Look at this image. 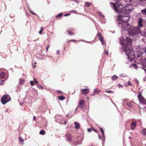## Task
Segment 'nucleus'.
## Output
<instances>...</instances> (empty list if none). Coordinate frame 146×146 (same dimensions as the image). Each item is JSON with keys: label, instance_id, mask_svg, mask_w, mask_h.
Listing matches in <instances>:
<instances>
[{"label": "nucleus", "instance_id": "1", "mask_svg": "<svg viewBox=\"0 0 146 146\" xmlns=\"http://www.w3.org/2000/svg\"><path fill=\"white\" fill-rule=\"evenodd\" d=\"M126 40L127 43L126 44V48L125 49V51L127 54L129 60L131 62L135 57V52L130 45L132 43V39L129 37H127Z\"/></svg>", "mask_w": 146, "mask_h": 146}, {"label": "nucleus", "instance_id": "2", "mask_svg": "<svg viewBox=\"0 0 146 146\" xmlns=\"http://www.w3.org/2000/svg\"><path fill=\"white\" fill-rule=\"evenodd\" d=\"M110 3L113 9L117 13L120 14L125 12L124 6L119 2H116L115 4L113 3Z\"/></svg>", "mask_w": 146, "mask_h": 146}, {"label": "nucleus", "instance_id": "3", "mask_svg": "<svg viewBox=\"0 0 146 146\" xmlns=\"http://www.w3.org/2000/svg\"><path fill=\"white\" fill-rule=\"evenodd\" d=\"M128 33L129 36H133L141 34V31L139 29L134 27L128 31Z\"/></svg>", "mask_w": 146, "mask_h": 146}, {"label": "nucleus", "instance_id": "4", "mask_svg": "<svg viewBox=\"0 0 146 146\" xmlns=\"http://www.w3.org/2000/svg\"><path fill=\"white\" fill-rule=\"evenodd\" d=\"M121 14V15L119 16V18L121 19L122 22L128 23L130 17L129 13L123 12Z\"/></svg>", "mask_w": 146, "mask_h": 146}, {"label": "nucleus", "instance_id": "5", "mask_svg": "<svg viewBox=\"0 0 146 146\" xmlns=\"http://www.w3.org/2000/svg\"><path fill=\"white\" fill-rule=\"evenodd\" d=\"M66 138L67 140L70 142H75V143L76 144H80L82 140L80 139V138H78L76 141L73 140L71 134H68L66 135Z\"/></svg>", "mask_w": 146, "mask_h": 146}, {"label": "nucleus", "instance_id": "6", "mask_svg": "<svg viewBox=\"0 0 146 146\" xmlns=\"http://www.w3.org/2000/svg\"><path fill=\"white\" fill-rule=\"evenodd\" d=\"M133 8V6L132 4H129L126 5L124 7V12L127 13H129L131 12Z\"/></svg>", "mask_w": 146, "mask_h": 146}, {"label": "nucleus", "instance_id": "7", "mask_svg": "<svg viewBox=\"0 0 146 146\" xmlns=\"http://www.w3.org/2000/svg\"><path fill=\"white\" fill-rule=\"evenodd\" d=\"M11 100L9 95L6 94L3 96L1 100V101L3 104H5L6 103L10 101Z\"/></svg>", "mask_w": 146, "mask_h": 146}, {"label": "nucleus", "instance_id": "8", "mask_svg": "<svg viewBox=\"0 0 146 146\" xmlns=\"http://www.w3.org/2000/svg\"><path fill=\"white\" fill-rule=\"evenodd\" d=\"M119 26L120 27H122L123 29L125 30H127L129 28V25L127 23L122 22V23H119Z\"/></svg>", "mask_w": 146, "mask_h": 146}, {"label": "nucleus", "instance_id": "9", "mask_svg": "<svg viewBox=\"0 0 146 146\" xmlns=\"http://www.w3.org/2000/svg\"><path fill=\"white\" fill-rule=\"evenodd\" d=\"M138 97L140 102L143 104H146V100L142 95L141 92L138 93Z\"/></svg>", "mask_w": 146, "mask_h": 146}, {"label": "nucleus", "instance_id": "10", "mask_svg": "<svg viewBox=\"0 0 146 146\" xmlns=\"http://www.w3.org/2000/svg\"><path fill=\"white\" fill-rule=\"evenodd\" d=\"M89 90L88 89H83L81 90V92L82 94L85 95L89 92Z\"/></svg>", "mask_w": 146, "mask_h": 146}, {"label": "nucleus", "instance_id": "11", "mask_svg": "<svg viewBox=\"0 0 146 146\" xmlns=\"http://www.w3.org/2000/svg\"><path fill=\"white\" fill-rule=\"evenodd\" d=\"M137 125V124L135 122H133L131 124V127L132 129H134Z\"/></svg>", "mask_w": 146, "mask_h": 146}, {"label": "nucleus", "instance_id": "12", "mask_svg": "<svg viewBox=\"0 0 146 146\" xmlns=\"http://www.w3.org/2000/svg\"><path fill=\"white\" fill-rule=\"evenodd\" d=\"M143 19H139V20L138 21V26L139 27H141L143 26V25L142 24V22L143 21Z\"/></svg>", "mask_w": 146, "mask_h": 146}, {"label": "nucleus", "instance_id": "13", "mask_svg": "<svg viewBox=\"0 0 146 146\" xmlns=\"http://www.w3.org/2000/svg\"><path fill=\"white\" fill-rule=\"evenodd\" d=\"M75 125V127L76 129H79L80 128V123L78 122H75L74 123Z\"/></svg>", "mask_w": 146, "mask_h": 146}, {"label": "nucleus", "instance_id": "14", "mask_svg": "<svg viewBox=\"0 0 146 146\" xmlns=\"http://www.w3.org/2000/svg\"><path fill=\"white\" fill-rule=\"evenodd\" d=\"M98 15L100 17L101 19H103V21H102V22L103 23H104L105 22V21H104V16L103 15H102L100 13V12H98Z\"/></svg>", "mask_w": 146, "mask_h": 146}, {"label": "nucleus", "instance_id": "15", "mask_svg": "<svg viewBox=\"0 0 146 146\" xmlns=\"http://www.w3.org/2000/svg\"><path fill=\"white\" fill-rule=\"evenodd\" d=\"M98 15L100 17L101 19H103V21H102V22L103 23H104L105 22V21H104V16L103 15H102L100 13V12H98Z\"/></svg>", "mask_w": 146, "mask_h": 146}, {"label": "nucleus", "instance_id": "16", "mask_svg": "<svg viewBox=\"0 0 146 146\" xmlns=\"http://www.w3.org/2000/svg\"><path fill=\"white\" fill-rule=\"evenodd\" d=\"M97 35L98 36V38L101 41H103V39L102 36L99 33H98Z\"/></svg>", "mask_w": 146, "mask_h": 146}, {"label": "nucleus", "instance_id": "17", "mask_svg": "<svg viewBox=\"0 0 146 146\" xmlns=\"http://www.w3.org/2000/svg\"><path fill=\"white\" fill-rule=\"evenodd\" d=\"M5 74L4 72H2L0 74V78L1 79L4 78L5 76Z\"/></svg>", "mask_w": 146, "mask_h": 146}, {"label": "nucleus", "instance_id": "18", "mask_svg": "<svg viewBox=\"0 0 146 146\" xmlns=\"http://www.w3.org/2000/svg\"><path fill=\"white\" fill-rule=\"evenodd\" d=\"M101 90L98 89L97 88H95L94 90V92L96 94L99 93L100 92Z\"/></svg>", "mask_w": 146, "mask_h": 146}, {"label": "nucleus", "instance_id": "19", "mask_svg": "<svg viewBox=\"0 0 146 146\" xmlns=\"http://www.w3.org/2000/svg\"><path fill=\"white\" fill-rule=\"evenodd\" d=\"M19 141L21 142L22 144H24V140L21 137H19Z\"/></svg>", "mask_w": 146, "mask_h": 146}, {"label": "nucleus", "instance_id": "20", "mask_svg": "<svg viewBox=\"0 0 146 146\" xmlns=\"http://www.w3.org/2000/svg\"><path fill=\"white\" fill-rule=\"evenodd\" d=\"M19 84H23L25 82V79H19Z\"/></svg>", "mask_w": 146, "mask_h": 146}, {"label": "nucleus", "instance_id": "21", "mask_svg": "<svg viewBox=\"0 0 146 146\" xmlns=\"http://www.w3.org/2000/svg\"><path fill=\"white\" fill-rule=\"evenodd\" d=\"M141 132L143 135L146 136V129H143L142 131Z\"/></svg>", "mask_w": 146, "mask_h": 146}, {"label": "nucleus", "instance_id": "22", "mask_svg": "<svg viewBox=\"0 0 146 146\" xmlns=\"http://www.w3.org/2000/svg\"><path fill=\"white\" fill-rule=\"evenodd\" d=\"M118 78V77L115 75H114L112 77H111V79L113 80H116Z\"/></svg>", "mask_w": 146, "mask_h": 146}, {"label": "nucleus", "instance_id": "23", "mask_svg": "<svg viewBox=\"0 0 146 146\" xmlns=\"http://www.w3.org/2000/svg\"><path fill=\"white\" fill-rule=\"evenodd\" d=\"M58 99L61 100H63L65 99V98L62 96H61L59 97Z\"/></svg>", "mask_w": 146, "mask_h": 146}, {"label": "nucleus", "instance_id": "24", "mask_svg": "<svg viewBox=\"0 0 146 146\" xmlns=\"http://www.w3.org/2000/svg\"><path fill=\"white\" fill-rule=\"evenodd\" d=\"M45 133V132L44 130H41L40 132V134L41 135H44Z\"/></svg>", "mask_w": 146, "mask_h": 146}, {"label": "nucleus", "instance_id": "25", "mask_svg": "<svg viewBox=\"0 0 146 146\" xmlns=\"http://www.w3.org/2000/svg\"><path fill=\"white\" fill-rule=\"evenodd\" d=\"M141 11L143 14L146 15V8H145V9L142 10Z\"/></svg>", "mask_w": 146, "mask_h": 146}, {"label": "nucleus", "instance_id": "26", "mask_svg": "<svg viewBox=\"0 0 146 146\" xmlns=\"http://www.w3.org/2000/svg\"><path fill=\"white\" fill-rule=\"evenodd\" d=\"M100 131H101V132L102 133V134L103 135V137H104V131L103 129L102 128L100 127Z\"/></svg>", "mask_w": 146, "mask_h": 146}, {"label": "nucleus", "instance_id": "27", "mask_svg": "<svg viewBox=\"0 0 146 146\" xmlns=\"http://www.w3.org/2000/svg\"><path fill=\"white\" fill-rule=\"evenodd\" d=\"M79 107H80L82 109L84 107V104H79L78 106Z\"/></svg>", "mask_w": 146, "mask_h": 146}, {"label": "nucleus", "instance_id": "28", "mask_svg": "<svg viewBox=\"0 0 146 146\" xmlns=\"http://www.w3.org/2000/svg\"><path fill=\"white\" fill-rule=\"evenodd\" d=\"M90 3L88 2L86 3L85 4V6L87 7H88L90 5Z\"/></svg>", "mask_w": 146, "mask_h": 146}, {"label": "nucleus", "instance_id": "29", "mask_svg": "<svg viewBox=\"0 0 146 146\" xmlns=\"http://www.w3.org/2000/svg\"><path fill=\"white\" fill-rule=\"evenodd\" d=\"M62 15V13H60L58 14L56 16V17L58 18L60 17Z\"/></svg>", "mask_w": 146, "mask_h": 146}, {"label": "nucleus", "instance_id": "30", "mask_svg": "<svg viewBox=\"0 0 146 146\" xmlns=\"http://www.w3.org/2000/svg\"><path fill=\"white\" fill-rule=\"evenodd\" d=\"M132 66L136 69H137V66L136 64H134L132 65Z\"/></svg>", "mask_w": 146, "mask_h": 146}, {"label": "nucleus", "instance_id": "31", "mask_svg": "<svg viewBox=\"0 0 146 146\" xmlns=\"http://www.w3.org/2000/svg\"><path fill=\"white\" fill-rule=\"evenodd\" d=\"M127 105L128 106V107L130 108L131 107V104L130 103L128 102L127 103Z\"/></svg>", "mask_w": 146, "mask_h": 146}, {"label": "nucleus", "instance_id": "32", "mask_svg": "<svg viewBox=\"0 0 146 146\" xmlns=\"http://www.w3.org/2000/svg\"><path fill=\"white\" fill-rule=\"evenodd\" d=\"M37 87L38 88H40V89L43 88V87L42 86H41L40 84H38L37 85Z\"/></svg>", "mask_w": 146, "mask_h": 146}, {"label": "nucleus", "instance_id": "33", "mask_svg": "<svg viewBox=\"0 0 146 146\" xmlns=\"http://www.w3.org/2000/svg\"><path fill=\"white\" fill-rule=\"evenodd\" d=\"M84 104V101L82 100H81L79 102V104Z\"/></svg>", "mask_w": 146, "mask_h": 146}, {"label": "nucleus", "instance_id": "34", "mask_svg": "<svg viewBox=\"0 0 146 146\" xmlns=\"http://www.w3.org/2000/svg\"><path fill=\"white\" fill-rule=\"evenodd\" d=\"M67 32H68V34L70 35H72V33L70 31H67Z\"/></svg>", "mask_w": 146, "mask_h": 146}, {"label": "nucleus", "instance_id": "35", "mask_svg": "<svg viewBox=\"0 0 146 146\" xmlns=\"http://www.w3.org/2000/svg\"><path fill=\"white\" fill-rule=\"evenodd\" d=\"M30 83L31 85L32 86H33L34 85V82H33V81H30Z\"/></svg>", "mask_w": 146, "mask_h": 146}, {"label": "nucleus", "instance_id": "36", "mask_svg": "<svg viewBox=\"0 0 146 146\" xmlns=\"http://www.w3.org/2000/svg\"><path fill=\"white\" fill-rule=\"evenodd\" d=\"M28 9L29 10V11L30 12V13H32V14H33V15H36V14L33 13V12H32L31 10L30 9H29V8L28 7Z\"/></svg>", "mask_w": 146, "mask_h": 146}, {"label": "nucleus", "instance_id": "37", "mask_svg": "<svg viewBox=\"0 0 146 146\" xmlns=\"http://www.w3.org/2000/svg\"><path fill=\"white\" fill-rule=\"evenodd\" d=\"M104 52H105V54L106 55H108V50H104Z\"/></svg>", "mask_w": 146, "mask_h": 146}, {"label": "nucleus", "instance_id": "38", "mask_svg": "<svg viewBox=\"0 0 146 146\" xmlns=\"http://www.w3.org/2000/svg\"><path fill=\"white\" fill-rule=\"evenodd\" d=\"M40 29H41V30H40V31L39 32V33L40 34H41V33L42 31V30H43V28L42 27H41L40 28Z\"/></svg>", "mask_w": 146, "mask_h": 146}, {"label": "nucleus", "instance_id": "39", "mask_svg": "<svg viewBox=\"0 0 146 146\" xmlns=\"http://www.w3.org/2000/svg\"><path fill=\"white\" fill-rule=\"evenodd\" d=\"M33 79H34V82L35 83L37 84H38V82L37 81H36V79L35 78H34Z\"/></svg>", "mask_w": 146, "mask_h": 146}, {"label": "nucleus", "instance_id": "40", "mask_svg": "<svg viewBox=\"0 0 146 146\" xmlns=\"http://www.w3.org/2000/svg\"><path fill=\"white\" fill-rule=\"evenodd\" d=\"M101 42L102 45H104L105 44V43L104 41H102Z\"/></svg>", "mask_w": 146, "mask_h": 146}, {"label": "nucleus", "instance_id": "41", "mask_svg": "<svg viewBox=\"0 0 146 146\" xmlns=\"http://www.w3.org/2000/svg\"><path fill=\"white\" fill-rule=\"evenodd\" d=\"M4 81H1L0 82V85H2L3 84V82Z\"/></svg>", "mask_w": 146, "mask_h": 146}, {"label": "nucleus", "instance_id": "42", "mask_svg": "<svg viewBox=\"0 0 146 146\" xmlns=\"http://www.w3.org/2000/svg\"><path fill=\"white\" fill-rule=\"evenodd\" d=\"M93 130L94 131V132H96V133H98V131L97 130H96V129H95L94 128H93Z\"/></svg>", "mask_w": 146, "mask_h": 146}, {"label": "nucleus", "instance_id": "43", "mask_svg": "<svg viewBox=\"0 0 146 146\" xmlns=\"http://www.w3.org/2000/svg\"><path fill=\"white\" fill-rule=\"evenodd\" d=\"M70 14H66L64 15V16H67L69 15H70Z\"/></svg>", "mask_w": 146, "mask_h": 146}, {"label": "nucleus", "instance_id": "44", "mask_svg": "<svg viewBox=\"0 0 146 146\" xmlns=\"http://www.w3.org/2000/svg\"><path fill=\"white\" fill-rule=\"evenodd\" d=\"M56 53L58 54H59L60 53V51L59 50H58L56 52Z\"/></svg>", "mask_w": 146, "mask_h": 146}, {"label": "nucleus", "instance_id": "45", "mask_svg": "<svg viewBox=\"0 0 146 146\" xmlns=\"http://www.w3.org/2000/svg\"><path fill=\"white\" fill-rule=\"evenodd\" d=\"M88 131L89 132H91V129H89V128L88 129Z\"/></svg>", "mask_w": 146, "mask_h": 146}, {"label": "nucleus", "instance_id": "46", "mask_svg": "<svg viewBox=\"0 0 146 146\" xmlns=\"http://www.w3.org/2000/svg\"><path fill=\"white\" fill-rule=\"evenodd\" d=\"M33 119L34 121H35L36 120V118L35 116L33 117Z\"/></svg>", "mask_w": 146, "mask_h": 146}, {"label": "nucleus", "instance_id": "47", "mask_svg": "<svg viewBox=\"0 0 146 146\" xmlns=\"http://www.w3.org/2000/svg\"><path fill=\"white\" fill-rule=\"evenodd\" d=\"M118 86H119V87H122L123 88V86H121V85L120 84H118Z\"/></svg>", "mask_w": 146, "mask_h": 146}, {"label": "nucleus", "instance_id": "48", "mask_svg": "<svg viewBox=\"0 0 146 146\" xmlns=\"http://www.w3.org/2000/svg\"><path fill=\"white\" fill-rule=\"evenodd\" d=\"M71 41H74L75 42H76V41L74 40H71Z\"/></svg>", "mask_w": 146, "mask_h": 146}, {"label": "nucleus", "instance_id": "49", "mask_svg": "<svg viewBox=\"0 0 146 146\" xmlns=\"http://www.w3.org/2000/svg\"><path fill=\"white\" fill-rule=\"evenodd\" d=\"M105 92H107L108 93H110V90H108L105 91Z\"/></svg>", "mask_w": 146, "mask_h": 146}, {"label": "nucleus", "instance_id": "50", "mask_svg": "<svg viewBox=\"0 0 146 146\" xmlns=\"http://www.w3.org/2000/svg\"><path fill=\"white\" fill-rule=\"evenodd\" d=\"M128 84L129 85L131 86V83H130V81H129Z\"/></svg>", "mask_w": 146, "mask_h": 146}, {"label": "nucleus", "instance_id": "51", "mask_svg": "<svg viewBox=\"0 0 146 146\" xmlns=\"http://www.w3.org/2000/svg\"><path fill=\"white\" fill-rule=\"evenodd\" d=\"M49 47V46H48V47H47V48H46V51H48V48Z\"/></svg>", "mask_w": 146, "mask_h": 146}, {"label": "nucleus", "instance_id": "52", "mask_svg": "<svg viewBox=\"0 0 146 146\" xmlns=\"http://www.w3.org/2000/svg\"><path fill=\"white\" fill-rule=\"evenodd\" d=\"M98 137H99V138L100 139H101V137L99 134H98Z\"/></svg>", "mask_w": 146, "mask_h": 146}, {"label": "nucleus", "instance_id": "53", "mask_svg": "<svg viewBox=\"0 0 146 146\" xmlns=\"http://www.w3.org/2000/svg\"><path fill=\"white\" fill-rule=\"evenodd\" d=\"M146 81V78H144L143 79V81Z\"/></svg>", "mask_w": 146, "mask_h": 146}, {"label": "nucleus", "instance_id": "54", "mask_svg": "<svg viewBox=\"0 0 146 146\" xmlns=\"http://www.w3.org/2000/svg\"><path fill=\"white\" fill-rule=\"evenodd\" d=\"M79 108L78 106L77 107V108H76V110H77V109H78V108Z\"/></svg>", "mask_w": 146, "mask_h": 146}, {"label": "nucleus", "instance_id": "55", "mask_svg": "<svg viewBox=\"0 0 146 146\" xmlns=\"http://www.w3.org/2000/svg\"><path fill=\"white\" fill-rule=\"evenodd\" d=\"M94 94H92L91 95L92 96H94Z\"/></svg>", "mask_w": 146, "mask_h": 146}, {"label": "nucleus", "instance_id": "56", "mask_svg": "<svg viewBox=\"0 0 146 146\" xmlns=\"http://www.w3.org/2000/svg\"><path fill=\"white\" fill-rule=\"evenodd\" d=\"M75 2H76V3H78V1H75Z\"/></svg>", "mask_w": 146, "mask_h": 146}, {"label": "nucleus", "instance_id": "57", "mask_svg": "<svg viewBox=\"0 0 146 146\" xmlns=\"http://www.w3.org/2000/svg\"><path fill=\"white\" fill-rule=\"evenodd\" d=\"M131 0H129V1H130Z\"/></svg>", "mask_w": 146, "mask_h": 146}, {"label": "nucleus", "instance_id": "58", "mask_svg": "<svg viewBox=\"0 0 146 146\" xmlns=\"http://www.w3.org/2000/svg\"><path fill=\"white\" fill-rule=\"evenodd\" d=\"M110 93H111H111L112 92L110 90Z\"/></svg>", "mask_w": 146, "mask_h": 146}, {"label": "nucleus", "instance_id": "59", "mask_svg": "<svg viewBox=\"0 0 146 146\" xmlns=\"http://www.w3.org/2000/svg\"><path fill=\"white\" fill-rule=\"evenodd\" d=\"M66 122L65 121V123H64V124H66Z\"/></svg>", "mask_w": 146, "mask_h": 146}, {"label": "nucleus", "instance_id": "60", "mask_svg": "<svg viewBox=\"0 0 146 146\" xmlns=\"http://www.w3.org/2000/svg\"><path fill=\"white\" fill-rule=\"evenodd\" d=\"M89 146H92V145H89Z\"/></svg>", "mask_w": 146, "mask_h": 146}]
</instances>
